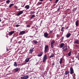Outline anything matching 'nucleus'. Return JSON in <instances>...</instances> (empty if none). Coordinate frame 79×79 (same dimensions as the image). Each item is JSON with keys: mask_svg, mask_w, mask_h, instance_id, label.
<instances>
[{"mask_svg": "<svg viewBox=\"0 0 79 79\" xmlns=\"http://www.w3.org/2000/svg\"><path fill=\"white\" fill-rule=\"evenodd\" d=\"M49 46L48 45H46L45 47V50H44V52L46 53L48 51V49Z\"/></svg>", "mask_w": 79, "mask_h": 79, "instance_id": "nucleus-1", "label": "nucleus"}, {"mask_svg": "<svg viewBox=\"0 0 79 79\" xmlns=\"http://www.w3.org/2000/svg\"><path fill=\"white\" fill-rule=\"evenodd\" d=\"M47 60V56L46 55H44L43 59V62L44 63L46 60Z\"/></svg>", "mask_w": 79, "mask_h": 79, "instance_id": "nucleus-2", "label": "nucleus"}, {"mask_svg": "<svg viewBox=\"0 0 79 79\" xmlns=\"http://www.w3.org/2000/svg\"><path fill=\"white\" fill-rule=\"evenodd\" d=\"M70 74H73V73H74L73 68L71 67L70 68Z\"/></svg>", "mask_w": 79, "mask_h": 79, "instance_id": "nucleus-3", "label": "nucleus"}, {"mask_svg": "<svg viewBox=\"0 0 79 79\" xmlns=\"http://www.w3.org/2000/svg\"><path fill=\"white\" fill-rule=\"evenodd\" d=\"M33 50H34V48H31L30 49V50H29V54H32V52H33Z\"/></svg>", "mask_w": 79, "mask_h": 79, "instance_id": "nucleus-4", "label": "nucleus"}, {"mask_svg": "<svg viewBox=\"0 0 79 79\" xmlns=\"http://www.w3.org/2000/svg\"><path fill=\"white\" fill-rule=\"evenodd\" d=\"M29 78V76L27 75V76H25L23 77H21V79H27Z\"/></svg>", "mask_w": 79, "mask_h": 79, "instance_id": "nucleus-5", "label": "nucleus"}, {"mask_svg": "<svg viewBox=\"0 0 79 79\" xmlns=\"http://www.w3.org/2000/svg\"><path fill=\"white\" fill-rule=\"evenodd\" d=\"M23 13V11H20V12H19V13L16 14V15L17 16H19L21 15Z\"/></svg>", "mask_w": 79, "mask_h": 79, "instance_id": "nucleus-6", "label": "nucleus"}, {"mask_svg": "<svg viewBox=\"0 0 79 79\" xmlns=\"http://www.w3.org/2000/svg\"><path fill=\"white\" fill-rule=\"evenodd\" d=\"M15 72H18L19 70H20V68H16L14 69Z\"/></svg>", "mask_w": 79, "mask_h": 79, "instance_id": "nucleus-7", "label": "nucleus"}, {"mask_svg": "<svg viewBox=\"0 0 79 79\" xmlns=\"http://www.w3.org/2000/svg\"><path fill=\"white\" fill-rule=\"evenodd\" d=\"M43 54V52H40V53H39V54L37 55V56H38V57H41L42 56V55Z\"/></svg>", "mask_w": 79, "mask_h": 79, "instance_id": "nucleus-8", "label": "nucleus"}, {"mask_svg": "<svg viewBox=\"0 0 79 79\" xmlns=\"http://www.w3.org/2000/svg\"><path fill=\"white\" fill-rule=\"evenodd\" d=\"M25 32H25V31H22L20 32V33H19V35H23V34H25Z\"/></svg>", "mask_w": 79, "mask_h": 79, "instance_id": "nucleus-9", "label": "nucleus"}, {"mask_svg": "<svg viewBox=\"0 0 79 79\" xmlns=\"http://www.w3.org/2000/svg\"><path fill=\"white\" fill-rule=\"evenodd\" d=\"M74 44H79V40H75V41H74Z\"/></svg>", "mask_w": 79, "mask_h": 79, "instance_id": "nucleus-10", "label": "nucleus"}, {"mask_svg": "<svg viewBox=\"0 0 79 79\" xmlns=\"http://www.w3.org/2000/svg\"><path fill=\"white\" fill-rule=\"evenodd\" d=\"M44 36L45 38H47L48 36V33H44Z\"/></svg>", "mask_w": 79, "mask_h": 79, "instance_id": "nucleus-11", "label": "nucleus"}, {"mask_svg": "<svg viewBox=\"0 0 79 79\" xmlns=\"http://www.w3.org/2000/svg\"><path fill=\"white\" fill-rule=\"evenodd\" d=\"M15 32V31H12L11 32H10L9 33V35H12L13 34H14V33Z\"/></svg>", "mask_w": 79, "mask_h": 79, "instance_id": "nucleus-12", "label": "nucleus"}, {"mask_svg": "<svg viewBox=\"0 0 79 79\" xmlns=\"http://www.w3.org/2000/svg\"><path fill=\"white\" fill-rule=\"evenodd\" d=\"M71 35V34L70 33H69L68 34L66 35V37L69 38L70 37Z\"/></svg>", "mask_w": 79, "mask_h": 79, "instance_id": "nucleus-13", "label": "nucleus"}, {"mask_svg": "<svg viewBox=\"0 0 79 79\" xmlns=\"http://www.w3.org/2000/svg\"><path fill=\"white\" fill-rule=\"evenodd\" d=\"M64 59L63 58H61L60 59V64H63V60Z\"/></svg>", "mask_w": 79, "mask_h": 79, "instance_id": "nucleus-14", "label": "nucleus"}, {"mask_svg": "<svg viewBox=\"0 0 79 79\" xmlns=\"http://www.w3.org/2000/svg\"><path fill=\"white\" fill-rule=\"evenodd\" d=\"M30 58H26V59L25 60V62L27 63L29 61Z\"/></svg>", "mask_w": 79, "mask_h": 79, "instance_id": "nucleus-15", "label": "nucleus"}, {"mask_svg": "<svg viewBox=\"0 0 79 79\" xmlns=\"http://www.w3.org/2000/svg\"><path fill=\"white\" fill-rule=\"evenodd\" d=\"M69 73V71H65V73H64V74H65V75H68V74Z\"/></svg>", "mask_w": 79, "mask_h": 79, "instance_id": "nucleus-16", "label": "nucleus"}, {"mask_svg": "<svg viewBox=\"0 0 79 79\" xmlns=\"http://www.w3.org/2000/svg\"><path fill=\"white\" fill-rule=\"evenodd\" d=\"M30 6L28 5H26L25 6L24 8L26 9H28L29 8Z\"/></svg>", "mask_w": 79, "mask_h": 79, "instance_id": "nucleus-17", "label": "nucleus"}, {"mask_svg": "<svg viewBox=\"0 0 79 79\" xmlns=\"http://www.w3.org/2000/svg\"><path fill=\"white\" fill-rule=\"evenodd\" d=\"M76 26L77 27L78 25V20H77V21H76Z\"/></svg>", "mask_w": 79, "mask_h": 79, "instance_id": "nucleus-18", "label": "nucleus"}, {"mask_svg": "<svg viewBox=\"0 0 79 79\" xmlns=\"http://www.w3.org/2000/svg\"><path fill=\"white\" fill-rule=\"evenodd\" d=\"M65 48V47H63V48H62V49H63V50L64 51H65L68 50V48Z\"/></svg>", "mask_w": 79, "mask_h": 79, "instance_id": "nucleus-19", "label": "nucleus"}, {"mask_svg": "<svg viewBox=\"0 0 79 79\" xmlns=\"http://www.w3.org/2000/svg\"><path fill=\"white\" fill-rule=\"evenodd\" d=\"M55 56V55L53 54V53H52V55L49 56V58H51L52 57H53Z\"/></svg>", "mask_w": 79, "mask_h": 79, "instance_id": "nucleus-20", "label": "nucleus"}, {"mask_svg": "<svg viewBox=\"0 0 79 79\" xmlns=\"http://www.w3.org/2000/svg\"><path fill=\"white\" fill-rule=\"evenodd\" d=\"M32 15V16H31V17L30 18L31 19H33V18H35V15Z\"/></svg>", "mask_w": 79, "mask_h": 79, "instance_id": "nucleus-21", "label": "nucleus"}, {"mask_svg": "<svg viewBox=\"0 0 79 79\" xmlns=\"http://www.w3.org/2000/svg\"><path fill=\"white\" fill-rule=\"evenodd\" d=\"M64 43H62L60 44V47L61 48H63L64 46Z\"/></svg>", "mask_w": 79, "mask_h": 79, "instance_id": "nucleus-22", "label": "nucleus"}, {"mask_svg": "<svg viewBox=\"0 0 79 79\" xmlns=\"http://www.w3.org/2000/svg\"><path fill=\"white\" fill-rule=\"evenodd\" d=\"M14 66L15 67H17L18 66V65H17V62H15L14 64Z\"/></svg>", "mask_w": 79, "mask_h": 79, "instance_id": "nucleus-23", "label": "nucleus"}, {"mask_svg": "<svg viewBox=\"0 0 79 79\" xmlns=\"http://www.w3.org/2000/svg\"><path fill=\"white\" fill-rule=\"evenodd\" d=\"M55 43V40H52L51 43V45H54V44Z\"/></svg>", "mask_w": 79, "mask_h": 79, "instance_id": "nucleus-24", "label": "nucleus"}, {"mask_svg": "<svg viewBox=\"0 0 79 79\" xmlns=\"http://www.w3.org/2000/svg\"><path fill=\"white\" fill-rule=\"evenodd\" d=\"M33 43L35 44H37L38 43V42L37 41H36L35 40H33Z\"/></svg>", "mask_w": 79, "mask_h": 79, "instance_id": "nucleus-25", "label": "nucleus"}, {"mask_svg": "<svg viewBox=\"0 0 79 79\" xmlns=\"http://www.w3.org/2000/svg\"><path fill=\"white\" fill-rule=\"evenodd\" d=\"M71 51H70V52H69V53H68V56H71Z\"/></svg>", "mask_w": 79, "mask_h": 79, "instance_id": "nucleus-26", "label": "nucleus"}, {"mask_svg": "<svg viewBox=\"0 0 79 79\" xmlns=\"http://www.w3.org/2000/svg\"><path fill=\"white\" fill-rule=\"evenodd\" d=\"M14 5V4H11L10 5V6H9V7L10 8L11 7H12Z\"/></svg>", "mask_w": 79, "mask_h": 79, "instance_id": "nucleus-27", "label": "nucleus"}, {"mask_svg": "<svg viewBox=\"0 0 79 79\" xmlns=\"http://www.w3.org/2000/svg\"><path fill=\"white\" fill-rule=\"evenodd\" d=\"M77 10V8H74L73 9V12L75 11H76Z\"/></svg>", "mask_w": 79, "mask_h": 79, "instance_id": "nucleus-28", "label": "nucleus"}, {"mask_svg": "<svg viewBox=\"0 0 79 79\" xmlns=\"http://www.w3.org/2000/svg\"><path fill=\"white\" fill-rule=\"evenodd\" d=\"M35 13V12H34V11H31L30 12V14H34Z\"/></svg>", "mask_w": 79, "mask_h": 79, "instance_id": "nucleus-29", "label": "nucleus"}, {"mask_svg": "<svg viewBox=\"0 0 79 79\" xmlns=\"http://www.w3.org/2000/svg\"><path fill=\"white\" fill-rule=\"evenodd\" d=\"M64 39V37H62V38H60V40L61 41H62Z\"/></svg>", "mask_w": 79, "mask_h": 79, "instance_id": "nucleus-30", "label": "nucleus"}, {"mask_svg": "<svg viewBox=\"0 0 79 79\" xmlns=\"http://www.w3.org/2000/svg\"><path fill=\"white\" fill-rule=\"evenodd\" d=\"M64 27H62V28H61V30H60V31H64L63 30L64 29Z\"/></svg>", "mask_w": 79, "mask_h": 79, "instance_id": "nucleus-31", "label": "nucleus"}, {"mask_svg": "<svg viewBox=\"0 0 79 79\" xmlns=\"http://www.w3.org/2000/svg\"><path fill=\"white\" fill-rule=\"evenodd\" d=\"M51 47L52 48H54V44H51Z\"/></svg>", "mask_w": 79, "mask_h": 79, "instance_id": "nucleus-32", "label": "nucleus"}, {"mask_svg": "<svg viewBox=\"0 0 79 79\" xmlns=\"http://www.w3.org/2000/svg\"><path fill=\"white\" fill-rule=\"evenodd\" d=\"M10 0H7V1H6V3H7V4H9V3H10Z\"/></svg>", "mask_w": 79, "mask_h": 79, "instance_id": "nucleus-33", "label": "nucleus"}, {"mask_svg": "<svg viewBox=\"0 0 79 79\" xmlns=\"http://www.w3.org/2000/svg\"><path fill=\"white\" fill-rule=\"evenodd\" d=\"M30 26L31 25H27L26 26V27H30Z\"/></svg>", "mask_w": 79, "mask_h": 79, "instance_id": "nucleus-34", "label": "nucleus"}, {"mask_svg": "<svg viewBox=\"0 0 79 79\" xmlns=\"http://www.w3.org/2000/svg\"><path fill=\"white\" fill-rule=\"evenodd\" d=\"M59 2V0H56V1L55 2V3H57Z\"/></svg>", "mask_w": 79, "mask_h": 79, "instance_id": "nucleus-35", "label": "nucleus"}, {"mask_svg": "<svg viewBox=\"0 0 79 79\" xmlns=\"http://www.w3.org/2000/svg\"><path fill=\"white\" fill-rule=\"evenodd\" d=\"M60 6L59 7L58 9V10H57V11H59L60 9Z\"/></svg>", "mask_w": 79, "mask_h": 79, "instance_id": "nucleus-36", "label": "nucleus"}, {"mask_svg": "<svg viewBox=\"0 0 79 79\" xmlns=\"http://www.w3.org/2000/svg\"><path fill=\"white\" fill-rule=\"evenodd\" d=\"M76 57L77 58H78V57H79V55H78L77 56H76Z\"/></svg>", "mask_w": 79, "mask_h": 79, "instance_id": "nucleus-37", "label": "nucleus"}, {"mask_svg": "<svg viewBox=\"0 0 79 79\" xmlns=\"http://www.w3.org/2000/svg\"><path fill=\"white\" fill-rule=\"evenodd\" d=\"M49 33H52V32H53V31H50V30H49Z\"/></svg>", "mask_w": 79, "mask_h": 79, "instance_id": "nucleus-38", "label": "nucleus"}, {"mask_svg": "<svg viewBox=\"0 0 79 79\" xmlns=\"http://www.w3.org/2000/svg\"><path fill=\"white\" fill-rule=\"evenodd\" d=\"M19 26H20V25H16L15 27H19Z\"/></svg>", "mask_w": 79, "mask_h": 79, "instance_id": "nucleus-39", "label": "nucleus"}, {"mask_svg": "<svg viewBox=\"0 0 79 79\" xmlns=\"http://www.w3.org/2000/svg\"><path fill=\"white\" fill-rule=\"evenodd\" d=\"M41 4H42V2H39V5H40Z\"/></svg>", "mask_w": 79, "mask_h": 79, "instance_id": "nucleus-40", "label": "nucleus"}, {"mask_svg": "<svg viewBox=\"0 0 79 79\" xmlns=\"http://www.w3.org/2000/svg\"><path fill=\"white\" fill-rule=\"evenodd\" d=\"M52 65L55 66V63L54 62L53 63H52Z\"/></svg>", "mask_w": 79, "mask_h": 79, "instance_id": "nucleus-41", "label": "nucleus"}, {"mask_svg": "<svg viewBox=\"0 0 79 79\" xmlns=\"http://www.w3.org/2000/svg\"><path fill=\"white\" fill-rule=\"evenodd\" d=\"M46 38H50V36H48V37H46Z\"/></svg>", "mask_w": 79, "mask_h": 79, "instance_id": "nucleus-42", "label": "nucleus"}, {"mask_svg": "<svg viewBox=\"0 0 79 79\" xmlns=\"http://www.w3.org/2000/svg\"><path fill=\"white\" fill-rule=\"evenodd\" d=\"M68 28H69L68 27H66V29H68Z\"/></svg>", "mask_w": 79, "mask_h": 79, "instance_id": "nucleus-43", "label": "nucleus"}, {"mask_svg": "<svg viewBox=\"0 0 79 79\" xmlns=\"http://www.w3.org/2000/svg\"><path fill=\"white\" fill-rule=\"evenodd\" d=\"M6 50H7V52L8 51V48H6Z\"/></svg>", "mask_w": 79, "mask_h": 79, "instance_id": "nucleus-44", "label": "nucleus"}, {"mask_svg": "<svg viewBox=\"0 0 79 79\" xmlns=\"http://www.w3.org/2000/svg\"><path fill=\"white\" fill-rule=\"evenodd\" d=\"M24 5L21 6V7H24Z\"/></svg>", "mask_w": 79, "mask_h": 79, "instance_id": "nucleus-45", "label": "nucleus"}, {"mask_svg": "<svg viewBox=\"0 0 79 79\" xmlns=\"http://www.w3.org/2000/svg\"><path fill=\"white\" fill-rule=\"evenodd\" d=\"M75 47H77L78 46H77V44H75Z\"/></svg>", "mask_w": 79, "mask_h": 79, "instance_id": "nucleus-46", "label": "nucleus"}, {"mask_svg": "<svg viewBox=\"0 0 79 79\" xmlns=\"http://www.w3.org/2000/svg\"><path fill=\"white\" fill-rule=\"evenodd\" d=\"M15 9H17V8H18V7L15 6Z\"/></svg>", "mask_w": 79, "mask_h": 79, "instance_id": "nucleus-47", "label": "nucleus"}, {"mask_svg": "<svg viewBox=\"0 0 79 79\" xmlns=\"http://www.w3.org/2000/svg\"><path fill=\"white\" fill-rule=\"evenodd\" d=\"M65 18V16H63V19H64V18Z\"/></svg>", "mask_w": 79, "mask_h": 79, "instance_id": "nucleus-48", "label": "nucleus"}, {"mask_svg": "<svg viewBox=\"0 0 79 79\" xmlns=\"http://www.w3.org/2000/svg\"><path fill=\"white\" fill-rule=\"evenodd\" d=\"M41 2H43V0H40Z\"/></svg>", "mask_w": 79, "mask_h": 79, "instance_id": "nucleus-49", "label": "nucleus"}, {"mask_svg": "<svg viewBox=\"0 0 79 79\" xmlns=\"http://www.w3.org/2000/svg\"><path fill=\"white\" fill-rule=\"evenodd\" d=\"M68 10H70V9H67Z\"/></svg>", "mask_w": 79, "mask_h": 79, "instance_id": "nucleus-50", "label": "nucleus"}, {"mask_svg": "<svg viewBox=\"0 0 79 79\" xmlns=\"http://www.w3.org/2000/svg\"><path fill=\"white\" fill-rule=\"evenodd\" d=\"M2 21V20L0 19V22H1Z\"/></svg>", "mask_w": 79, "mask_h": 79, "instance_id": "nucleus-51", "label": "nucleus"}, {"mask_svg": "<svg viewBox=\"0 0 79 79\" xmlns=\"http://www.w3.org/2000/svg\"><path fill=\"white\" fill-rule=\"evenodd\" d=\"M58 35H57V37H58Z\"/></svg>", "mask_w": 79, "mask_h": 79, "instance_id": "nucleus-52", "label": "nucleus"}, {"mask_svg": "<svg viewBox=\"0 0 79 79\" xmlns=\"http://www.w3.org/2000/svg\"><path fill=\"white\" fill-rule=\"evenodd\" d=\"M52 0H49V1H52Z\"/></svg>", "mask_w": 79, "mask_h": 79, "instance_id": "nucleus-53", "label": "nucleus"}, {"mask_svg": "<svg viewBox=\"0 0 79 79\" xmlns=\"http://www.w3.org/2000/svg\"><path fill=\"white\" fill-rule=\"evenodd\" d=\"M6 0H4V1H5Z\"/></svg>", "mask_w": 79, "mask_h": 79, "instance_id": "nucleus-54", "label": "nucleus"}]
</instances>
